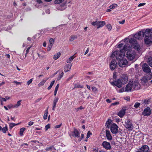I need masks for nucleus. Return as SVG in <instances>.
I'll return each instance as SVG.
<instances>
[{
    "label": "nucleus",
    "mask_w": 152,
    "mask_h": 152,
    "mask_svg": "<svg viewBox=\"0 0 152 152\" xmlns=\"http://www.w3.org/2000/svg\"><path fill=\"white\" fill-rule=\"evenodd\" d=\"M75 57L74 56H71V57L69 58L66 61V62L68 63H70L72 61L73 59Z\"/></svg>",
    "instance_id": "473e14b6"
},
{
    "label": "nucleus",
    "mask_w": 152,
    "mask_h": 152,
    "mask_svg": "<svg viewBox=\"0 0 152 152\" xmlns=\"http://www.w3.org/2000/svg\"><path fill=\"white\" fill-rule=\"evenodd\" d=\"M72 65L69 64H67L64 66V71L66 72L69 71Z\"/></svg>",
    "instance_id": "6ab92c4d"
},
{
    "label": "nucleus",
    "mask_w": 152,
    "mask_h": 152,
    "mask_svg": "<svg viewBox=\"0 0 152 152\" xmlns=\"http://www.w3.org/2000/svg\"><path fill=\"white\" fill-rule=\"evenodd\" d=\"M81 138H80L79 139H78V140L79 141H80L82 139H83L84 137V135L83 134H81Z\"/></svg>",
    "instance_id": "6e6d98bb"
},
{
    "label": "nucleus",
    "mask_w": 152,
    "mask_h": 152,
    "mask_svg": "<svg viewBox=\"0 0 152 152\" xmlns=\"http://www.w3.org/2000/svg\"><path fill=\"white\" fill-rule=\"evenodd\" d=\"M151 79V77L150 75H148L143 77L141 79L142 83L144 85L145 83L150 80Z\"/></svg>",
    "instance_id": "0eeeda50"
},
{
    "label": "nucleus",
    "mask_w": 152,
    "mask_h": 152,
    "mask_svg": "<svg viewBox=\"0 0 152 152\" xmlns=\"http://www.w3.org/2000/svg\"><path fill=\"white\" fill-rule=\"evenodd\" d=\"M142 69L144 72L146 73H151V70L149 66L146 64L145 63L142 65Z\"/></svg>",
    "instance_id": "423d86ee"
},
{
    "label": "nucleus",
    "mask_w": 152,
    "mask_h": 152,
    "mask_svg": "<svg viewBox=\"0 0 152 152\" xmlns=\"http://www.w3.org/2000/svg\"><path fill=\"white\" fill-rule=\"evenodd\" d=\"M119 103L118 102H116L114 103H113L112 104V105H116L119 104Z\"/></svg>",
    "instance_id": "0e129e2a"
},
{
    "label": "nucleus",
    "mask_w": 152,
    "mask_h": 152,
    "mask_svg": "<svg viewBox=\"0 0 152 152\" xmlns=\"http://www.w3.org/2000/svg\"><path fill=\"white\" fill-rule=\"evenodd\" d=\"M31 47H28V48L27 49L26 51V53L25 55V58H26V55L28 53V52H29V50H30V49L31 48ZM20 58L21 59H23L24 58H22V57H20Z\"/></svg>",
    "instance_id": "e433bc0d"
},
{
    "label": "nucleus",
    "mask_w": 152,
    "mask_h": 152,
    "mask_svg": "<svg viewBox=\"0 0 152 152\" xmlns=\"http://www.w3.org/2000/svg\"><path fill=\"white\" fill-rule=\"evenodd\" d=\"M64 75V73L62 71V72H61V74H60L59 75H58V76L57 78V80H60L61 79V78Z\"/></svg>",
    "instance_id": "c9c22d12"
},
{
    "label": "nucleus",
    "mask_w": 152,
    "mask_h": 152,
    "mask_svg": "<svg viewBox=\"0 0 152 152\" xmlns=\"http://www.w3.org/2000/svg\"><path fill=\"white\" fill-rule=\"evenodd\" d=\"M125 21L124 20H122L121 21H119L118 23L120 24H124L125 23Z\"/></svg>",
    "instance_id": "69168bd1"
},
{
    "label": "nucleus",
    "mask_w": 152,
    "mask_h": 152,
    "mask_svg": "<svg viewBox=\"0 0 152 152\" xmlns=\"http://www.w3.org/2000/svg\"><path fill=\"white\" fill-rule=\"evenodd\" d=\"M148 62L149 65L152 67V57H150L148 58Z\"/></svg>",
    "instance_id": "c85d7f7f"
},
{
    "label": "nucleus",
    "mask_w": 152,
    "mask_h": 152,
    "mask_svg": "<svg viewBox=\"0 0 152 152\" xmlns=\"http://www.w3.org/2000/svg\"><path fill=\"white\" fill-rule=\"evenodd\" d=\"M97 23H98L97 21H96L95 22H92L91 23V24L92 25H93V26H97Z\"/></svg>",
    "instance_id": "09e8293b"
},
{
    "label": "nucleus",
    "mask_w": 152,
    "mask_h": 152,
    "mask_svg": "<svg viewBox=\"0 0 152 152\" xmlns=\"http://www.w3.org/2000/svg\"><path fill=\"white\" fill-rule=\"evenodd\" d=\"M28 124L29 126H30L34 124V122L33 121H30L28 123Z\"/></svg>",
    "instance_id": "bf43d9fd"
},
{
    "label": "nucleus",
    "mask_w": 152,
    "mask_h": 152,
    "mask_svg": "<svg viewBox=\"0 0 152 152\" xmlns=\"http://www.w3.org/2000/svg\"><path fill=\"white\" fill-rule=\"evenodd\" d=\"M42 99V98H38V99H37L36 100H35V103H37L38 102H39L41 99Z\"/></svg>",
    "instance_id": "774afa93"
},
{
    "label": "nucleus",
    "mask_w": 152,
    "mask_h": 152,
    "mask_svg": "<svg viewBox=\"0 0 152 152\" xmlns=\"http://www.w3.org/2000/svg\"><path fill=\"white\" fill-rule=\"evenodd\" d=\"M132 47H133L136 50H139L140 49V46L137 44V42L136 44L132 45Z\"/></svg>",
    "instance_id": "393cba45"
},
{
    "label": "nucleus",
    "mask_w": 152,
    "mask_h": 152,
    "mask_svg": "<svg viewBox=\"0 0 152 152\" xmlns=\"http://www.w3.org/2000/svg\"><path fill=\"white\" fill-rule=\"evenodd\" d=\"M118 126L115 124H113L111 125L110 127L111 132L114 134L117 133L118 132Z\"/></svg>",
    "instance_id": "9b49d317"
},
{
    "label": "nucleus",
    "mask_w": 152,
    "mask_h": 152,
    "mask_svg": "<svg viewBox=\"0 0 152 152\" xmlns=\"http://www.w3.org/2000/svg\"><path fill=\"white\" fill-rule=\"evenodd\" d=\"M58 98H56L54 99L53 102V105H54V107L55 106H56V104L58 102Z\"/></svg>",
    "instance_id": "79ce46f5"
},
{
    "label": "nucleus",
    "mask_w": 152,
    "mask_h": 152,
    "mask_svg": "<svg viewBox=\"0 0 152 152\" xmlns=\"http://www.w3.org/2000/svg\"><path fill=\"white\" fill-rule=\"evenodd\" d=\"M84 108L82 106H80L79 107L75 108V109L77 112L78 111L80 110L83 109Z\"/></svg>",
    "instance_id": "a18cd8bd"
},
{
    "label": "nucleus",
    "mask_w": 152,
    "mask_h": 152,
    "mask_svg": "<svg viewBox=\"0 0 152 152\" xmlns=\"http://www.w3.org/2000/svg\"><path fill=\"white\" fill-rule=\"evenodd\" d=\"M75 86L74 88H83V86H81L80 84H75Z\"/></svg>",
    "instance_id": "f704fd0d"
},
{
    "label": "nucleus",
    "mask_w": 152,
    "mask_h": 152,
    "mask_svg": "<svg viewBox=\"0 0 152 152\" xmlns=\"http://www.w3.org/2000/svg\"><path fill=\"white\" fill-rule=\"evenodd\" d=\"M72 135L73 137L80 138V132L77 129L74 128L73 131L72 132Z\"/></svg>",
    "instance_id": "4468645a"
},
{
    "label": "nucleus",
    "mask_w": 152,
    "mask_h": 152,
    "mask_svg": "<svg viewBox=\"0 0 152 152\" xmlns=\"http://www.w3.org/2000/svg\"><path fill=\"white\" fill-rule=\"evenodd\" d=\"M106 26L109 30L110 31L111 30L112 27L110 24L107 25Z\"/></svg>",
    "instance_id": "3c124183"
},
{
    "label": "nucleus",
    "mask_w": 152,
    "mask_h": 152,
    "mask_svg": "<svg viewBox=\"0 0 152 152\" xmlns=\"http://www.w3.org/2000/svg\"><path fill=\"white\" fill-rule=\"evenodd\" d=\"M111 121L109 119L106 122V124L108 127L110 125Z\"/></svg>",
    "instance_id": "c03bdc74"
},
{
    "label": "nucleus",
    "mask_w": 152,
    "mask_h": 152,
    "mask_svg": "<svg viewBox=\"0 0 152 152\" xmlns=\"http://www.w3.org/2000/svg\"><path fill=\"white\" fill-rule=\"evenodd\" d=\"M91 134L92 133L90 131H88L87 133L86 138H89L90 137V135H91Z\"/></svg>",
    "instance_id": "de8ad7c7"
},
{
    "label": "nucleus",
    "mask_w": 152,
    "mask_h": 152,
    "mask_svg": "<svg viewBox=\"0 0 152 152\" xmlns=\"http://www.w3.org/2000/svg\"><path fill=\"white\" fill-rule=\"evenodd\" d=\"M48 80V79H46V80H42L38 85V86L39 87H40L42 86H43L46 81Z\"/></svg>",
    "instance_id": "bb28decb"
},
{
    "label": "nucleus",
    "mask_w": 152,
    "mask_h": 152,
    "mask_svg": "<svg viewBox=\"0 0 152 152\" xmlns=\"http://www.w3.org/2000/svg\"><path fill=\"white\" fill-rule=\"evenodd\" d=\"M54 41L53 38H50V39L49 42L50 44L53 45Z\"/></svg>",
    "instance_id": "8fccbe9b"
},
{
    "label": "nucleus",
    "mask_w": 152,
    "mask_h": 152,
    "mask_svg": "<svg viewBox=\"0 0 152 152\" xmlns=\"http://www.w3.org/2000/svg\"><path fill=\"white\" fill-rule=\"evenodd\" d=\"M92 89L93 91H95L97 90L96 88L95 87H93L92 88Z\"/></svg>",
    "instance_id": "338daca9"
},
{
    "label": "nucleus",
    "mask_w": 152,
    "mask_h": 152,
    "mask_svg": "<svg viewBox=\"0 0 152 152\" xmlns=\"http://www.w3.org/2000/svg\"><path fill=\"white\" fill-rule=\"evenodd\" d=\"M65 0H55L54 1V3L55 4H58L61 3Z\"/></svg>",
    "instance_id": "72a5a7b5"
},
{
    "label": "nucleus",
    "mask_w": 152,
    "mask_h": 152,
    "mask_svg": "<svg viewBox=\"0 0 152 152\" xmlns=\"http://www.w3.org/2000/svg\"><path fill=\"white\" fill-rule=\"evenodd\" d=\"M117 65V63L115 59H113L111 62L110 65V68L112 70H113Z\"/></svg>",
    "instance_id": "2eb2a0df"
},
{
    "label": "nucleus",
    "mask_w": 152,
    "mask_h": 152,
    "mask_svg": "<svg viewBox=\"0 0 152 152\" xmlns=\"http://www.w3.org/2000/svg\"><path fill=\"white\" fill-rule=\"evenodd\" d=\"M32 79H30L29 80H28L27 82V84L28 85H29V84H30L32 82Z\"/></svg>",
    "instance_id": "864d4df0"
},
{
    "label": "nucleus",
    "mask_w": 152,
    "mask_h": 152,
    "mask_svg": "<svg viewBox=\"0 0 152 152\" xmlns=\"http://www.w3.org/2000/svg\"><path fill=\"white\" fill-rule=\"evenodd\" d=\"M55 80H53V81H52L51 82L50 86L48 88V90H49L51 89V87H52V86L53 85V84L55 83Z\"/></svg>",
    "instance_id": "a19ab883"
},
{
    "label": "nucleus",
    "mask_w": 152,
    "mask_h": 152,
    "mask_svg": "<svg viewBox=\"0 0 152 152\" xmlns=\"http://www.w3.org/2000/svg\"><path fill=\"white\" fill-rule=\"evenodd\" d=\"M127 77L126 75H123L117 80L113 81L110 82V83L112 85L115 86L118 88H120L122 86V85L125 84L127 83Z\"/></svg>",
    "instance_id": "f03ea898"
},
{
    "label": "nucleus",
    "mask_w": 152,
    "mask_h": 152,
    "mask_svg": "<svg viewBox=\"0 0 152 152\" xmlns=\"http://www.w3.org/2000/svg\"><path fill=\"white\" fill-rule=\"evenodd\" d=\"M77 38V35H72L70 37L69 40L70 42L73 41L74 40L76 39Z\"/></svg>",
    "instance_id": "5701e85b"
},
{
    "label": "nucleus",
    "mask_w": 152,
    "mask_h": 152,
    "mask_svg": "<svg viewBox=\"0 0 152 152\" xmlns=\"http://www.w3.org/2000/svg\"><path fill=\"white\" fill-rule=\"evenodd\" d=\"M117 6H118V5L117 4H113L112 5H110L109 6V8L110 9H113L115 7H117Z\"/></svg>",
    "instance_id": "4c0bfd02"
},
{
    "label": "nucleus",
    "mask_w": 152,
    "mask_h": 152,
    "mask_svg": "<svg viewBox=\"0 0 152 152\" xmlns=\"http://www.w3.org/2000/svg\"><path fill=\"white\" fill-rule=\"evenodd\" d=\"M102 145L104 148L107 150H110L112 148L110 143L106 141L103 142Z\"/></svg>",
    "instance_id": "9d476101"
},
{
    "label": "nucleus",
    "mask_w": 152,
    "mask_h": 152,
    "mask_svg": "<svg viewBox=\"0 0 152 152\" xmlns=\"http://www.w3.org/2000/svg\"><path fill=\"white\" fill-rule=\"evenodd\" d=\"M113 77L114 79H116L117 78V76L116 75V73L115 72L113 73Z\"/></svg>",
    "instance_id": "e2e57ef3"
},
{
    "label": "nucleus",
    "mask_w": 152,
    "mask_h": 152,
    "mask_svg": "<svg viewBox=\"0 0 152 152\" xmlns=\"http://www.w3.org/2000/svg\"><path fill=\"white\" fill-rule=\"evenodd\" d=\"M66 8V6H65L64 4H63L60 5L59 6H58L57 9L60 10H64Z\"/></svg>",
    "instance_id": "4be33fe9"
},
{
    "label": "nucleus",
    "mask_w": 152,
    "mask_h": 152,
    "mask_svg": "<svg viewBox=\"0 0 152 152\" xmlns=\"http://www.w3.org/2000/svg\"><path fill=\"white\" fill-rule=\"evenodd\" d=\"M53 150H55V148L53 146H51L50 147H47L45 149V150L47 151H52Z\"/></svg>",
    "instance_id": "2f4dec72"
},
{
    "label": "nucleus",
    "mask_w": 152,
    "mask_h": 152,
    "mask_svg": "<svg viewBox=\"0 0 152 152\" xmlns=\"http://www.w3.org/2000/svg\"><path fill=\"white\" fill-rule=\"evenodd\" d=\"M140 103L136 102L135 104L134 105V107L135 108H137L140 106Z\"/></svg>",
    "instance_id": "37998d69"
},
{
    "label": "nucleus",
    "mask_w": 152,
    "mask_h": 152,
    "mask_svg": "<svg viewBox=\"0 0 152 152\" xmlns=\"http://www.w3.org/2000/svg\"><path fill=\"white\" fill-rule=\"evenodd\" d=\"M151 100L149 99H145L143 101H142V104L144 106L145 104H148L151 103Z\"/></svg>",
    "instance_id": "412c9836"
},
{
    "label": "nucleus",
    "mask_w": 152,
    "mask_h": 152,
    "mask_svg": "<svg viewBox=\"0 0 152 152\" xmlns=\"http://www.w3.org/2000/svg\"><path fill=\"white\" fill-rule=\"evenodd\" d=\"M131 48V47L130 46L124 45L123 49L119 51L116 50L114 51L112 53V56H113L114 55L121 59L124 57L125 55V51H127V57L129 60H132L135 57L136 53L134 50H132Z\"/></svg>",
    "instance_id": "f257e3e1"
},
{
    "label": "nucleus",
    "mask_w": 152,
    "mask_h": 152,
    "mask_svg": "<svg viewBox=\"0 0 152 152\" xmlns=\"http://www.w3.org/2000/svg\"><path fill=\"white\" fill-rule=\"evenodd\" d=\"M48 113V109H46L45 111L44 115L43 116V118L44 120H46L47 118Z\"/></svg>",
    "instance_id": "c756f323"
},
{
    "label": "nucleus",
    "mask_w": 152,
    "mask_h": 152,
    "mask_svg": "<svg viewBox=\"0 0 152 152\" xmlns=\"http://www.w3.org/2000/svg\"><path fill=\"white\" fill-rule=\"evenodd\" d=\"M142 115L144 116H149L151 114V110L149 107L145 108L142 113Z\"/></svg>",
    "instance_id": "1a4fd4ad"
},
{
    "label": "nucleus",
    "mask_w": 152,
    "mask_h": 152,
    "mask_svg": "<svg viewBox=\"0 0 152 152\" xmlns=\"http://www.w3.org/2000/svg\"><path fill=\"white\" fill-rule=\"evenodd\" d=\"M125 111L126 110L125 109H122L118 113L117 115L119 116L121 118H122L125 114Z\"/></svg>",
    "instance_id": "f3484780"
},
{
    "label": "nucleus",
    "mask_w": 152,
    "mask_h": 152,
    "mask_svg": "<svg viewBox=\"0 0 152 152\" xmlns=\"http://www.w3.org/2000/svg\"><path fill=\"white\" fill-rule=\"evenodd\" d=\"M73 77V75H72V76H71L70 77H69L68 78H67L66 79V81H68L69 80H70Z\"/></svg>",
    "instance_id": "052dcab7"
},
{
    "label": "nucleus",
    "mask_w": 152,
    "mask_h": 152,
    "mask_svg": "<svg viewBox=\"0 0 152 152\" xmlns=\"http://www.w3.org/2000/svg\"><path fill=\"white\" fill-rule=\"evenodd\" d=\"M144 34V33L143 31H140L138 32L137 33L135 34L134 37L135 38H137L138 40H140L143 37Z\"/></svg>",
    "instance_id": "6e6552de"
},
{
    "label": "nucleus",
    "mask_w": 152,
    "mask_h": 152,
    "mask_svg": "<svg viewBox=\"0 0 152 152\" xmlns=\"http://www.w3.org/2000/svg\"><path fill=\"white\" fill-rule=\"evenodd\" d=\"M111 56L113 57H115L117 59L119 60L118 62V65L120 67H125L128 64V61L127 60L126 58H122L121 59L119 58L118 57H117L113 55L112 56V54Z\"/></svg>",
    "instance_id": "20e7f679"
},
{
    "label": "nucleus",
    "mask_w": 152,
    "mask_h": 152,
    "mask_svg": "<svg viewBox=\"0 0 152 152\" xmlns=\"http://www.w3.org/2000/svg\"><path fill=\"white\" fill-rule=\"evenodd\" d=\"M129 42L132 44V45H133L136 44L137 42L136 40L134 38H131L129 40Z\"/></svg>",
    "instance_id": "a878e982"
},
{
    "label": "nucleus",
    "mask_w": 152,
    "mask_h": 152,
    "mask_svg": "<svg viewBox=\"0 0 152 152\" xmlns=\"http://www.w3.org/2000/svg\"><path fill=\"white\" fill-rule=\"evenodd\" d=\"M105 24V23L104 21H98L97 28H98L102 27Z\"/></svg>",
    "instance_id": "aec40b11"
},
{
    "label": "nucleus",
    "mask_w": 152,
    "mask_h": 152,
    "mask_svg": "<svg viewBox=\"0 0 152 152\" xmlns=\"http://www.w3.org/2000/svg\"><path fill=\"white\" fill-rule=\"evenodd\" d=\"M62 123H61L59 125H56L55 126V128H59L61 126Z\"/></svg>",
    "instance_id": "13d9d810"
},
{
    "label": "nucleus",
    "mask_w": 152,
    "mask_h": 152,
    "mask_svg": "<svg viewBox=\"0 0 152 152\" xmlns=\"http://www.w3.org/2000/svg\"><path fill=\"white\" fill-rule=\"evenodd\" d=\"M123 44L122 43L118 45L117 48H120L123 46Z\"/></svg>",
    "instance_id": "4d7b16f0"
},
{
    "label": "nucleus",
    "mask_w": 152,
    "mask_h": 152,
    "mask_svg": "<svg viewBox=\"0 0 152 152\" xmlns=\"http://www.w3.org/2000/svg\"><path fill=\"white\" fill-rule=\"evenodd\" d=\"M52 45L50 44L48 45V47L47 48V50L48 51H49L50 50L52 47Z\"/></svg>",
    "instance_id": "5fc2aeb1"
},
{
    "label": "nucleus",
    "mask_w": 152,
    "mask_h": 152,
    "mask_svg": "<svg viewBox=\"0 0 152 152\" xmlns=\"http://www.w3.org/2000/svg\"><path fill=\"white\" fill-rule=\"evenodd\" d=\"M21 100H20L18 101L17 102V104L14 105V107H19L21 104L20 102H21Z\"/></svg>",
    "instance_id": "58836bf2"
},
{
    "label": "nucleus",
    "mask_w": 152,
    "mask_h": 152,
    "mask_svg": "<svg viewBox=\"0 0 152 152\" xmlns=\"http://www.w3.org/2000/svg\"><path fill=\"white\" fill-rule=\"evenodd\" d=\"M133 90L131 82H129L126 86L125 88V91L128 92Z\"/></svg>",
    "instance_id": "dca6fc26"
},
{
    "label": "nucleus",
    "mask_w": 152,
    "mask_h": 152,
    "mask_svg": "<svg viewBox=\"0 0 152 152\" xmlns=\"http://www.w3.org/2000/svg\"><path fill=\"white\" fill-rule=\"evenodd\" d=\"M50 128V124H48L45 126V131H47Z\"/></svg>",
    "instance_id": "49530a36"
},
{
    "label": "nucleus",
    "mask_w": 152,
    "mask_h": 152,
    "mask_svg": "<svg viewBox=\"0 0 152 152\" xmlns=\"http://www.w3.org/2000/svg\"><path fill=\"white\" fill-rule=\"evenodd\" d=\"M145 4H146V3H140V4H139L138 5V7H139L142 6H143L145 5Z\"/></svg>",
    "instance_id": "680f3d73"
},
{
    "label": "nucleus",
    "mask_w": 152,
    "mask_h": 152,
    "mask_svg": "<svg viewBox=\"0 0 152 152\" xmlns=\"http://www.w3.org/2000/svg\"><path fill=\"white\" fill-rule=\"evenodd\" d=\"M20 123L15 124L14 123H10L9 124V127L10 129H11L14 126H15L18 125L20 124Z\"/></svg>",
    "instance_id": "b1692460"
},
{
    "label": "nucleus",
    "mask_w": 152,
    "mask_h": 152,
    "mask_svg": "<svg viewBox=\"0 0 152 152\" xmlns=\"http://www.w3.org/2000/svg\"><path fill=\"white\" fill-rule=\"evenodd\" d=\"M8 130V128L7 126H6L5 127L2 128L1 130L4 133H5L6 131Z\"/></svg>",
    "instance_id": "ea45409f"
},
{
    "label": "nucleus",
    "mask_w": 152,
    "mask_h": 152,
    "mask_svg": "<svg viewBox=\"0 0 152 152\" xmlns=\"http://www.w3.org/2000/svg\"><path fill=\"white\" fill-rule=\"evenodd\" d=\"M133 90H137L140 89V85L139 82L134 81V82H131Z\"/></svg>",
    "instance_id": "ddd939ff"
},
{
    "label": "nucleus",
    "mask_w": 152,
    "mask_h": 152,
    "mask_svg": "<svg viewBox=\"0 0 152 152\" xmlns=\"http://www.w3.org/2000/svg\"><path fill=\"white\" fill-rule=\"evenodd\" d=\"M145 43L148 45L152 43V28H147L144 32Z\"/></svg>",
    "instance_id": "7ed1b4c3"
},
{
    "label": "nucleus",
    "mask_w": 152,
    "mask_h": 152,
    "mask_svg": "<svg viewBox=\"0 0 152 152\" xmlns=\"http://www.w3.org/2000/svg\"><path fill=\"white\" fill-rule=\"evenodd\" d=\"M14 105H13L12 104H10L9 105H8L7 106V107L9 108L10 109L11 108H15L14 107Z\"/></svg>",
    "instance_id": "603ef678"
},
{
    "label": "nucleus",
    "mask_w": 152,
    "mask_h": 152,
    "mask_svg": "<svg viewBox=\"0 0 152 152\" xmlns=\"http://www.w3.org/2000/svg\"><path fill=\"white\" fill-rule=\"evenodd\" d=\"M124 125L128 130L132 131L134 128L132 123L130 119L126 120Z\"/></svg>",
    "instance_id": "39448f33"
},
{
    "label": "nucleus",
    "mask_w": 152,
    "mask_h": 152,
    "mask_svg": "<svg viewBox=\"0 0 152 152\" xmlns=\"http://www.w3.org/2000/svg\"><path fill=\"white\" fill-rule=\"evenodd\" d=\"M26 128L23 127L20 129L19 132V134L20 136H22L23 135V132L25 130Z\"/></svg>",
    "instance_id": "cd10ccee"
},
{
    "label": "nucleus",
    "mask_w": 152,
    "mask_h": 152,
    "mask_svg": "<svg viewBox=\"0 0 152 152\" xmlns=\"http://www.w3.org/2000/svg\"><path fill=\"white\" fill-rule=\"evenodd\" d=\"M106 134L107 138L109 140H112V137L110 134V131L108 130H106Z\"/></svg>",
    "instance_id": "a211bd4d"
},
{
    "label": "nucleus",
    "mask_w": 152,
    "mask_h": 152,
    "mask_svg": "<svg viewBox=\"0 0 152 152\" xmlns=\"http://www.w3.org/2000/svg\"><path fill=\"white\" fill-rule=\"evenodd\" d=\"M61 53H60L58 52L57 54H55L53 58L55 60H57L60 56Z\"/></svg>",
    "instance_id": "7c9ffc66"
},
{
    "label": "nucleus",
    "mask_w": 152,
    "mask_h": 152,
    "mask_svg": "<svg viewBox=\"0 0 152 152\" xmlns=\"http://www.w3.org/2000/svg\"><path fill=\"white\" fill-rule=\"evenodd\" d=\"M149 148L147 145L142 146L137 152H149Z\"/></svg>",
    "instance_id": "f8f14e48"
}]
</instances>
